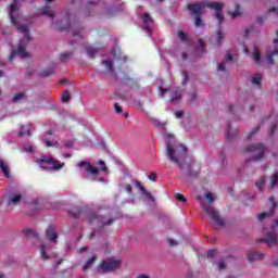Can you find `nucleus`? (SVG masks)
I'll list each match as a JSON object with an SVG mask.
<instances>
[{
    "instance_id": "nucleus-55",
    "label": "nucleus",
    "mask_w": 278,
    "mask_h": 278,
    "mask_svg": "<svg viewBox=\"0 0 278 278\" xmlns=\"http://www.w3.org/2000/svg\"><path fill=\"white\" fill-rule=\"evenodd\" d=\"M125 190L128 192V194H130L131 190H134V187H131V185H126Z\"/></svg>"
},
{
    "instance_id": "nucleus-6",
    "label": "nucleus",
    "mask_w": 278,
    "mask_h": 278,
    "mask_svg": "<svg viewBox=\"0 0 278 278\" xmlns=\"http://www.w3.org/2000/svg\"><path fill=\"white\" fill-rule=\"evenodd\" d=\"M37 162L42 170H60V168H64V164L51 156H41Z\"/></svg>"
},
{
    "instance_id": "nucleus-9",
    "label": "nucleus",
    "mask_w": 278,
    "mask_h": 278,
    "mask_svg": "<svg viewBox=\"0 0 278 278\" xmlns=\"http://www.w3.org/2000/svg\"><path fill=\"white\" fill-rule=\"evenodd\" d=\"M202 208L205 212V214L208 216V218H211V220H214L216 225H218L219 227H223V225H225V220L220 218V215L218 214L216 208L207 204H202Z\"/></svg>"
},
{
    "instance_id": "nucleus-35",
    "label": "nucleus",
    "mask_w": 278,
    "mask_h": 278,
    "mask_svg": "<svg viewBox=\"0 0 278 278\" xmlns=\"http://www.w3.org/2000/svg\"><path fill=\"white\" fill-rule=\"evenodd\" d=\"M182 86H186V84H188L189 79H190V76L188 75V72L186 71H182Z\"/></svg>"
},
{
    "instance_id": "nucleus-63",
    "label": "nucleus",
    "mask_w": 278,
    "mask_h": 278,
    "mask_svg": "<svg viewBox=\"0 0 278 278\" xmlns=\"http://www.w3.org/2000/svg\"><path fill=\"white\" fill-rule=\"evenodd\" d=\"M73 146V141H67L66 143H65V147H72Z\"/></svg>"
},
{
    "instance_id": "nucleus-59",
    "label": "nucleus",
    "mask_w": 278,
    "mask_h": 278,
    "mask_svg": "<svg viewBox=\"0 0 278 278\" xmlns=\"http://www.w3.org/2000/svg\"><path fill=\"white\" fill-rule=\"evenodd\" d=\"M189 97H190V101H194V99H197V92L190 93Z\"/></svg>"
},
{
    "instance_id": "nucleus-17",
    "label": "nucleus",
    "mask_w": 278,
    "mask_h": 278,
    "mask_svg": "<svg viewBox=\"0 0 278 278\" xmlns=\"http://www.w3.org/2000/svg\"><path fill=\"white\" fill-rule=\"evenodd\" d=\"M142 21H143V29H146V31H148L149 34L151 31V27L149 25L153 23V17H151L149 13H144L142 15Z\"/></svg>"
},
{
    "instance_id": "nucleus-4",
    "label": "nucleus",
    "mask_w": 278,
    "mask_h": 278,
    "mask_svg": "<svg viewBox=\"0 0 278 278\" xmlns=\"http://www.w3.org/2000/svg\"><path fill=\"white\" fill-rule=\"evenodd\" d=\"M16 10H18V0H13V2L10 5V12H9L10 21L12 25L16 27L17 31H20V34H24V38L27 41H29L31 40V36L29 35V26L18 25V22H16V17H14V13L16 12Z\"/></svg>"
},
{
    "instance_id": "nucleus-57",
    "label": "nucleus",
    "mask_w": 278,
    "mask_h": 278,
    "mask_svg": "<svg viewBox=\"0 0 278 278\" xmlns=\"http://www.w3.org/2000/svg\"><path fill=\"white\" fill-rule=\"evenodd\" d=\"M176 118H181L184 116V112L178 111L175 113Z\"/></svg>"
},
{
    "instance_id": "nucleus-3",
    "label": "nucleus",
    "mask_w": 278,
    "mask_h": 278,
    "mask_svg": "<svg viewBox=\"0 0 278 278\" xmlns=\"http://www.w3.org/2000/svg\"><path fill=\"white\" fill-rule=\"evenodd\" d=\"M116 222V217L112 216L111 213L101 215L99 213H91L88 216L87 223L89 225H98L101 229H105V227H110Z\"/></svg>"
},
{
    "instance_id": "nucleus-24",
    "label": "nucleus",
    "mask_w": 278,
    "mask_h": 278,
    "mask_svg": "<svg viewBox=\"0 0 278 278\" xmlns=\"http://www.w3.org/2000/svg\"><path fill=\"white\" fill-rule=\"evenodd\" d=\"M102 64L106 67L109 73H114V62H112V60H103Z\"/></svg>"
},
{
    "instance_id": "nucleus-12",
    "label": "nucleus",
    "mask_w": 278,
    "mask_h": 278,
    "mask_svg": "<svg viewBox=\"0 0 278 278\" xmlns=\"http://www.w3.org/2000/svg\"><path fill=\"white\" fill-rule=\"evenodd\" d=\"M256 242H266L268 247H278V239L275 232H271L267 238L257 239Z\"/></svg>"
},
{
    "instance_id": "nucleus-18",
    "label": "nucleus",
    "mask_w": 278,
    "mask_h": 278,
    "mask_svg": "<svg viewBox=\"0 0 278 278\" xmlns=\"http://www.w3.org/2000/svg\"><path fill=\"white\" fill-rule=\"evenodd\" d=\"M21 201H23V195L21 193H16V194H13L11 198H9L8 204L16 205L21 203Z\"/></svg>"
},
{
    "instance_id": "nucleus-46",
    "label": "nucleus",
    "mask_w": 278,
    "mask_h": 278,
    "mask_svg": "<svg viewBox=\"0 0 278 278\" xmlns=\"http://www.w3.org/2000/svg\"><path fill=\"white\" fill-rule=\"evenodd\" d=\"M277 131V124H274L269 128V136H273Z\"/></svg>"
},
{
    "instance_id": "nucleus-40",
    "label": "nucleus",
    "mask_w": 278,
    "mask_h": 278,
    "mask_svg": "<svg viewBox=\"0 0 278 278\" xmlns=\"http://www.w3.org/2000/svg\"><path fill=\"white\" fill-rule=\"evenodd\" d=\"M99 166L101 167V170H102L103 173L108 172V166L105 165V161L100 160V161H99Z\"/></svg>"
},
{
    "instance_id": "nucleus-36",
    "label": "nucleus",
    "mask_w": 278,
    "mask_h": 278,
    "mask_svg": "<svg viewBox=\"0 0 278 278\" xmlns=\"http://www.w3.org/2000/svg\"><path fill=\"white\" fill-rule=\"evenodd\" d=\"M114 110H115L116 114H123V106H121V104H118V102L114 103Z\"/></svg>"
},
{
    "instance_id": "nucleus-16",
    "label": "nucleus",
    "mask_w": 278,
    "mask_h": 278,
    "mask_svg": "<svg viewBox=\"0 0 278 278\" xmlns=\"http://www.w3.org/2000/svg\"><path fill=\"white\" fill-rule=\"evenodd\" d=\"M46 238L50 240V242H56L58 241V232L55 231V227L49 226L46 230Z\"/></svg>"
},
{
    "instance_id": "nucleus-58",
    "label": "nucleus",
    "mask_w": 278,
    "mask_h": 278,
    "mask_svg": "<svg viewBox=\"0 0 278 278\" xmlns=\"http://www.w3.org/2000/svg\"><path fill=\"white\" fill-rule=\"evenodd\" d=\"M71 26H61L59 27V31H67V29L70 28Z\"/></svg>"
},
{
    "instance_id": "nucleus-31",
    "label": "nucleus",
    "mask_w": 278,
    "mask_h": 278,
    "mask_svg": "<svg viewBox=\"0 0 278 278\" xmlns=\"http://www.w3.org/2000/svg\"><path fill=\"white\" fill-rule=\"evenodd\" d=\"M71 214L74 216V218H79L81 214V207L75 206L74 208H72Z\"/></svg>"
},
{
    "instance_id": "nucleus-32",
    "label": "nucleus",
    "mask_w": 278,
    "mask_h": 278,
    "mask_svg": "<svg viewBox=\"0 0 278 278\" xmlns=\"http://www.w3.org/2000/svg\"><path fill=\"white\" fill-rule=\"evenodd\" d=\"M40 253H41V260L47 261L49 260V255H47V248L45 245H40Z\"/></svg>"
},
{
    "instance_id": "nucleus-49",
    "label": "nucleus",
    "mask_w": 278,
    "mask_h": 278,
    "mask_svg": "<svg viewBox=\"0 0 278 278\" xmlns=\"http://www.w3.org/2000/svg\"><path fill=\"white\" fill-rule=\"evenodd\" d=\"M231 125H228L227 129H226V138L227 140H229V138H231Z\"/></svg>"
},
{
    "instance_id": "nucleus-52",
    "label": "nucleus",
    "mask_w": 278,
    "mask_h": 278,
    "mask_svg": "<svg viewBox=\"0 0 278 278\" xmlns=\"http://www.w3.org/2000/svg\"><path fill=\"white\" fill-rule=\"evenodd\" d=\"M18 136H31V131H29V129H27L26 131H20Z\"/></svg>"
},
{
    "instance_id": "nucleus-48",
    "label": "nucleus",
    "mask_w": 278,
    "mask_h": 278,
    "mask_svg": "<svg viewBox=\"0 0 278 278\" xmlns=\"http://www.w3.org/2000/svg\"><path fill=\"white\" fill-rule=\"evenodd\" d=\"M273 12L275 14H277V16H278V7H271V8L268 9V13L269 14H273Z\"/></svg>"
},
{
    "instance_id": "nucleus-20",
    "label": "nucleus",
    "mask_w": 278,
    "mask_h": 278,
    "mask_svg": "<svg viewBox=\"0 0 278 278\" xmlns=\"http://www.w3.org/2000/svg\"><path fill=\"white\" fill-rule=\"evenodd\" d=\"M94 262H97V255H92L89 260H87V262L83 266V270L84 271L90 270V268H92V264H94Z\"/></svg>"
},
{
    "instance_id": "nucleus-37",
    "label": "nucleus",
    "mask_w": 278,
    "mask_h": 278,
    "mask_svg": "<svg viewBox=\"0 0 278 278\" xmlns=\"http://www.w3.org/2000/svg\"><path fill=\"white\" fill-rule=\"evenodd\" d=\"M253 60L254 62L260 63V61L262 60V54L260 53V51L254 52Z\"/></svg>"
},
{
    "instance_id": "nucleus-33",
    "label": "nucleus",
    "mask_w": 278,
    "mask_h": 278,
    "mask_svg": "<svg viewBox=\"0 0 278 278\" xmlns=\"http://www.w3.org/2000/svg\"><path fill=\"white\" fill-rule=\"evenodd\" d=\"M61 101L63 103H68V101H71V94L68 93V90L63 91Z\"/></svg>"
},
{
    "instance_id": "nucleus-29",
    "label": "nucleus",
    "mask_w": 278,
    "mask_h": 278,
    "mask_svg": "<svg viewBox=\"0 0 278 278\" xmlns=\"http://www.w3.org/2000/svg\"><path fill=\"white\" fill-rule=\"evenodd\" d=\"M22 99H25V92H18L13 96V103H18V101H22Z\"/></svg>"
},
{
    "instance_id": "nucleus-22",
    "label": "nucleus",
    "mask_w": 278,
    "mask_h": 278,
    "mask_svg": "<svg viewBox=\"0 0 278 278\" xmlns=\"http://www.w3.org/2000/svg\"><path fill=\"white\" fill-rule=\"evenodd\" d=\"M41 14L49 16V18H53V16H55V12H53L49 5L41 9Z\"/></svg>"
},
{
    "instance_id": "nucleus-26",
    "label": "nucleus",
    "mask_w": 278,
    "mask_h": 278,
    "mask_svg": "<svg viewBox=\"0 0 278 278\" xmlns=\"http://www.w3.org/2000/svg\"><path fill=\"white\" fill-rule=\"evenodd\" d=\"M0 168L4 177H10V168L8 167V164H5L3 161H0Z\"/></svg>"
},
{
    "instance_id": "nucleus-2",
    "label": "nucleus",
    "mask_w": 278,
    "mask_h": 278,
    "mask_svg": "<svg viewBox=\"0 0 278 278\" xmlns=\"http://www.w3.org/2000/svg\"><path fill=\"white\" fill-rule=\"evenodd\" d=\"M167 157L174 164H177L180 170L187 169L186 175L188 177L197 178L199 177V172H192V163H187L188 149L184 144L173 147L168 144L166 147Z\"/></svg>"
},
{
    "instance_id": "nucleus-34",
    "label": "nucleus",
    "mask_w": 278,
    "mask_h": 278,
    "mask_svg": "<svg viewBox=\"0 0 278 278\" xmlns=\"http://www.w3.org/2000/svg\"><path fill=\"white\" fill-rule=\"evenodd\" d=\"M43 143L46 144V147H58V141L54 140H50V139H43Z\"/></svg>"
},
{
    "instance_id": "nucleus-23",
    "label": "nucleus",
    "mask_w": 278,
    "mask_h": 278,
    "mask_svg": "<svg viewBox=\"0 0 278 278\" xmlns=\"http://www.w3.org/2000/svg\"><path fill=\"white\" fill-rule=\"evenodd\" d=\"M252 85L257 86V88H262V74H255L254 77H252Z\"/></svg>"
},
{
    "instance_id": "nucleus-44",
    "label": "nucleus",
    "mask_w": 278,
    "mask_h": 278,
    "mask_svg": "<svg viewBox=\"0 0 278 278\" xmlns=\"http://www.w3.org/2000/svg\"><path fill=\"white\" fill-rule=\"evenodd\" d=\"M73 55V52H64L61 54V60H68Z\"/></svg>"
},
{
    "instance_id": "nucleus-62",
    "label": "nucleus",
    "mask_w": 278,
    "mask_h": 278,
    "mask_svg": "<svg viewBox=\"0 0 278 278\" xmlns=\"http://www.w3.org/2000/svg\"><path fill=\"white\" fill-rule=\"evenodd\" d=\"M224 268H225V263L220 262V263H219L218 270H223Z\"/></svg>"
},
{
    "instance_id": "nucleus-56",
    "label": "nucleus",
    "mask_w": 278,
    "mask_h": 278,
    "mask_svg": "<svg viewBox=\"0 0 278 278\" xmlns=\"http://www.w3.org/2000/svg\"><path fill=\"white\" fill-rule=\"evenodd\" d=\"M226 60H227L228 62L233 61V54H231V53L226 54Z\"/></svg>"
},
{
    "instance_id": "nucleus-54",
    "label": "nucleus",
    "mask_w": 278,
    "mask_h": 278,
    "mask_svg": "<svg viewBox=\"0 0 278 278\" xmlns=\"http://www.w3.org/2000/svg\"><path fill=\"white\" fill-rule=\"evenodd\" d=\"M168 244H169V247H177V241H175L173 239H168Z\"/></svg>"
},
{
    "instance_id": "nucleus-30",
    "label": "nucleus",
    "mask_w": 278,
    "mask_h": 278,
    "mask_svg": "<svg viewBox=\"0 0 278 278\" xmlns=\"http://www.w3.org/2000/svg\"><path fill=\"white\" fill-rule=\"evenodd\" d=\"M277 184H278V172H276L271 176V180H270V185H269V190H270V188H275V186H277Z\"/></svg>"
},
{
    "instance_id": "nucleus-28",
    "label": "nucleus",
    "mask_w": 278,
    "mask_h": 278,
    "mask_svg": "<svg viewBox=\"0 0 278 278\" xmlns=\"http://www.w3.org/2000/svg\"><path fill=\"white\" fill-rule=\"evenodd\" d=\"M228 14L230 16H232V18H237V16H241L242 12H240V4H236V10L233 12H228Z\"/></svg>"
},
{
    "instance_id": "nucleus-39",
    "label": "nucleus",
    "mask_w": 278,
    "mask_h": 278,
    "mask_svg": "<svg viewBox=\"0 0 278 278\" xmlns=\"http://www.w3.org/2000/svg\"><path fill=\"white\" fill-rule=\"evenodd\" d=\"M186 38H188V35H186V33H184V30H179L178 31V40H186Z\"/></svg>"
},
{
    "instance_id": "nucleus-15",
    "label": "nucleus",
    "mask_w": 278,
    "mask_h": 278,
    "mask_svg": "<svg viewBox=\"0 0 278 278\" xmlns=\"http://www.w3.org/2000/svg\"><path fill=\"white\" fill-rule=\"evenodd\" d=\"M79 168H84L87 173H90V175H99V168L94 167L93 165H91L89 162L86 161H81L80 163H78Z\"/></svg>"
},
{
    "instance_id": "nucleus-27",
    "label": "nucleus",
    "mask_w": 278,
    "mask_h": 278,
    "mask_svg": "<svg viewBox=\"0 0 278 278\" xmlns=\"http://www.w3.org/2000/svg\"><path fill=\"white\" fill-rule=\"evenodd\" d=\"M87 55L88 58H94L97 55V49L92 46H87L86 47Z\"/></svg>"
},
{
    "instance_id": "nucleus-50",
    "label": "nucleus",
    "mask_w": 278,
    "mask_h": 278,
    "mask_svg": "<svg viewBox=\"0 0 278 278\" xmlns=\"http://www.w3.org/2000/svg\"><path fill=\"white\" fill-rule=\"evenodd\" d=\"M264 184H266V179H262L261 181L256 182V187L258 188V190H262V187L264 186Z\"/></svg>"
},
{
    "instance_id": "nucleus-21",
    "label": "nucleus",
    "mask_w": 278,
    "mask_h": 278,
    "mask_svg": "<svg viewBox=\"0 0 278 278\" xmlns=\"http://www.w3.org/2000/svg\"><path fill=\"white\" fill-rule=\"evenodd\" d=\"M55 75V66L48 67L40 73V77H51Z\"/></svg>"
},
{
    "instance_id": "nucleus-42",
    "label": "nucleus",
    "mask_w": 278,
    "mask_h": 278,
    "mask_svg": "<svg viewBox=\"0 0 278 278\" xmlns=\"http://www.w3.org/2000/svg\"><path fill=\"white\" fill-rule=\"evenodd\" d=\"M205 197H206L208 203H214V194H212V192H206Z\"/></svg>"
},
{
    "instance_id": "nucleus-25",
    "label": "nucleus",
    "mask_w": 278,
    "mask_h": 278,
    "mask_svg": "<svg viewBox=\"0 0 278 278\" xmlns=\"http://www.w3.org/2000/svg\"><path fill=\"white\" fill-rule=\"evenodd\" d=\"M199 47L195 49V53H199L200 55L205 53V41L203 39H199Z\"/></svg>"
},
{
    "instance_id": "nucleus-10",
    "label": "nucleus",
    "mask_w": 278,
    "mask_h": 278,
    "mask_svg": "<svg viewBox=\"0 0 278 278\" xmlns=\"http://www.w3.org/2000/svg\"><path fill=\"white\" fill-rule=\"evenodd\" d=\"M16 55H20V58H29V52L25 49V43L23 41H20V45L17 47V50H13L11 54L9 55V62H12Z\"/></svg>"
},
{
    "instance_id": "nucleus-14",
    "label": "nucleus",
    "mask_w": 278,
    "mask_h": 278,
    "mask_svg": "<svg viewBox=\"0 0 278 278\" xmlns=\"http://www.w3.org/2000/svg\"><path fill=\"white\" fill-rule=\"evenodd\" d=\"M132 184H135L136 188L142 192V194L148 199L149 201H155V198L151 194V192L147 191V188L142 186V182L140 180H134Z\"/></svg>"
},
{
    "instance_id": "nucleus-19",
    "label": "nucleus",
    "mask_w": 278,
    "mask_h": 278,
    "mask_svg": "<svg viewBox=\"0 0 278 278\" xmlns=\"http://www.w3.org/2000/svg\"><path fill=\"white\" fill-rule=\"evenodd\" d=\"M249 262H257V260H264V255L260 252H251L248 254Z\"/></svg>"
},
{
    "instance_id": "nucleus-41",
    "label": "nucleus",
    "mask_w": 278,
    "mask_h": 278,
    "mask_svg": "<svg viewBox=\"0 0 278 278\" xmlns=\"http://www.w3.org/2000/svg\"><path fill=\"white\" fill-rule=\"evenodd\" d=\"M176 199L178 201H180L181 203H186V201H188V199H186V197H184V194H181V193H177Z\"/></svg>"
},
{
    "instance_id": "nucleus-51",
    "label": "nucleus",
    "mask_w": 278,
    "mask_h": 278,
    "mask_svg": "<svg viewBox=\"0 0 278 278\" xmlns=\"http://www.w3.org/2000/svg\"><path fill=\"white\" fill-rule=\"evenodd\" d=\"M207 257H216V250H210L208 252H207Z\"/></svg>"
},
{
    "instance_id": "nucleus-43",
    "label": "nucleus",
    "mask_w": 278,
    "mask_h": 278,
    "mask_svg": "<svg viewBox=\"0 0 278 278\" xmlns=\"http://www.w3.org/2000/svg\"><path fill=\"white\" fill-rule=\"evenodd\" d=\"M24 233H28V238L29 236H31L33 238H38V233L33 232L31 229L24 230Z\"/></svg>"
},
{
    "instance_id": "nucleus-53",
    "label": "nucleus",
    "mask_w": 278,
    "mask_h": 278,
    "mask_svg": "<svg viewBox=\"0 0 278 278\" xmlns=\"http://www.w3.org/2000/svg\"><path fill=\"white\" fill-rule=\"evenodd\" d=\"M217 71H225V62L218 64Z\"/></svg>"
},
{
    "instance_id": "nucleus-7",
    "label": "nucleus",
    "mask_w": 278,
    "mask_h": 278,
    "mask_svg": "<svg viewBox=\"0 0 278 278\" xmlns=\"http://www.w3.org/2000/svg\"><path fill=\"white\" fill-rule=\"evenodd\" d=\"M161 97L164 99L166 92H169V102L177 103L181 101V97H184V90L179 87H172L168 89H164L162 87L159 88Z\"/></svg>"
},
{
    "instance_id": "nucleus-38",
    "label": "nucleus",
    "mask_w": 278,
    "mask_h": 278,
    "mask_svg": "<svg viewBox=\"0 0 278 278\" xmlns=\"http://www.w3.org/2000/svg\"><path fill=\"white\" fill-rule=\"evenodd\" d=\"M260 131V125H257L253 130L250 131L248 138L251 139Z\"/></svg>"
},
{
    "instance_id": "nucleus-5",
    "label": "nucleus",
    "mask_w": 278,
    "mask_h": 278,
    "mask_svg": "<svg viewBox=\"0 0 278 278\" xmlns=\"http://www.w3.org/2000/svg\"><path fill=\"white\" fill-rule=\"evenodd\" d=\"M265 151L266 146L264 143H256L243 148L244 153H253L250 162H258V160H263Z\"/></svg>"
},
{
    "instance_id": "nucleus-47",
    "label": "nucleus",
    "mask_w": 278,
    "mask_h": 278,
    "mask_svg": "<svg viewBox=\"0 0 278 278\" xmlns=\"http://www.w3.org/2000/svg\"><path fill=\"white\" fill-rule=\"evenodd\" d=\"M148 179H150V181H157V174L152 173L148 176Z\"/></svg>"
},
{
    "instance_id": "nucleus-60",
    "label": "nucleus",
    "mask_w": 278,
    "mask_h": 278,
    "mask_svg": "<svg viewBox=\"0 0 278 278\" xmlns=\"http://www.w3.org/2000/svg\"><path fill=\"white\" fill-rule=\"evenodd\" d=\"M233 104L228 105V111L230 112V114H233Z\"/></svg>"
},
{
    "instance_id": "nucleus-8",
    "label": "nucleus",
    "mask_w": 278,
    "mask_h": 278,
    "mask_svg": "<svg viewBox=\"0 0 278 278\" xmlns=\"http://www.w3.org/2000/svg\"><path fill=\"white\" fill-rule=\"evenodd\" d=\"M121 260L108 258L101 262L98 270L103 274L114 273V270H118V268H121Z\"/></svg>"
},
{
    "instance_id": "nucleus-64",
    "label": "nucleus",
    "mask_w": 278,
    "mask_h": 278,
    "mask_svg": "<svg viewBox=\"0 0 278 278\" xmlns=\"http://www.w3.org/2000/svg\"><path fill=\"white\" fill-rule=\"evenodd\" d=\"M273 264L274 266L278 267V258Z\"/></svg>"
},
{
    "instance_id": "nucleus-11",
    "label": "nucleus",
    "mask_w": 278,
    "mask_h": 278,
    "mask_svg": "<svg viewBox=\"0 0 278 278\" xmlns=\"http://www.w3.org/2000/svg\"><path fill=\"white\" fill-rule=\"evenodd\" d=\"M269 201L271 203L269 211L258 214V216H257L258 220H264V218H268V217L273 216V214H275V210L277 208V202H275L274 197H270Z\"/></svg>"
},
{
    "instance_id": "nucleus-1",
    "label": "nucleus",
    "mask_w": 278,
    "mask_h": 278,
    "mask_svg": "<svg viewBox=\"0 0 278 278\" xmlns=\"http://www.w3.org/2000/svg\"><path fill=\"white\" fill-rule=\"evenodd\" d=\"M210 8V10H215V18L218 21L219 29L217 30V47L223 45V40H225V34L220 30L223 23H225V15L223 14V9L225 8V3L223 2H198V3H189L187 5V10L194 14L195 27H203V20L201 18V14H203V9Z\"/></svg>"
},
{
    "instance_id": "nucleus-61",
    "label": "nucleus",
    "mask_w": 278,
    "mask_h": 278,
    "mask_svg": "<svg viewBox=\"0 0 278 278\" xmlns=\"http://www.w3.org/2000/svg\"><path fill=\"white\" fill-rule=\"evenodd\" d=\"M63 260H59L56 261V263L53 265L54 268H58V266H60V264H62Z\"/></svg>"
},
{
    "instance_id": "nucleus-45",
    "label": "nucleus",
    "mask_w": 278,
    "mask_h": 278,
    "mask_svg": "<svg viewBox=\"0 0 278 278\" xmlns=\"http://www.w3.org/2000/svg\"><path fill=\"white\" fill-rule=\"evenodd\" d=\"M99 233H101V230H93V231L89 235V240H92V238H96V236H99Z\"/></svg>"
},
{
    "instance_id": "nucleus-13",
    "label": "nucleus",
    "mask_w": 278,
    "mask_h": 278,
    "mask_svg": "<svg viewBox=\"0 0 278 278\" xmlns=\"http://www.w3.org/2000/svg\"><path fill=\"white\" fill-rule=\"evenodd\" d=\"M276 35H277V38H275L273 40V42L275 45V49L271 52H267L266 56H265L268 64H275V59L274 58H275V55H278V48H277V45H278V31L276 33Z\"/></svg>"
}]
</instances>
